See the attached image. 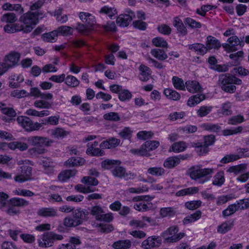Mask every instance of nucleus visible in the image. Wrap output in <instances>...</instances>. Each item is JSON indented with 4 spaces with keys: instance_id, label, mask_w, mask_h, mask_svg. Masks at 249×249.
Returning a JSON list of instances; mask_svg holds the SVG:
<instances>
[{
    "instance_id": "nucleus-1",
    "label": "nucleus",
    "mask_w": 249,
    "mask_h": 249,
    "mask_svg": "<svg viewBox=\"0 0 249 249\" xmlns=\"http://www.w3.org/2000/svg\"><path fill=\"white\" fill-rule=\"evenodd\" d=\"M214 172L213 168H203L200 166H194L189 170L190 178L197 184H203L210 180Z\"/></svg>"
},
{
    "instance_id": "nucleus-2",
    "label": "nucleus",
    "mask_w": 249,
    "mask_h": 249,
    "mask_svg": "<svg viewBox=\"0 0 249 249\" xmlns=\"http://www.w3.org/2000/svg\"><path fill=\"white\" fill-rule=\"evenodd\" d=\"M42 14L38 11H29L23 14L19 18V21L25 25V31L31 32L35 25L38 22L39 18H42Z\"/></svg>"
},
{
    "instance_id": "nucleus-3",
    "label": "nucleus",
    "mask_w": 249,
    "mask_h": 249,
    "mask_svg": "<svg viewBox=\"0 0 249 249\" xmlns=\"http://www.w3.org/2000/svg\"><path fill=\"white\" fill-rule=\"evenodd\" d=\"M154 197L149 196H135L132 200L134 202H138L135 203L133 208L137 211L140 212H145L152 209V204L150 201L153 199Z\"/></svg>"
},
{
    "instance_id": "nucleus-4",
    "label": "nucleus",
    "mask_w": 249,
    "mask_h": 249,
    "mask_svg": "<svg viewBox=\"0 0 249 249\" xmlns=\"http://www.w3.org/2000/svg\"><path fill=\"white\" fill-rule=\"evenodd\" d=\"M227 43H223L222 46L227 53L233 52L239 49L238 47L242 48L244 45V42L240 41L236 36L230 37L227 40Z\"/></svg>"
},
{
    "instance_id": "nucleus-5",
    "label": "nucleus",
    "mask_w": 249,
    "mask_h": 249,
    "mask_svg": "<svg viewBox=\"0 0 249 249\" xmlns=\"http://www.w3.org/2000/svg\"><path fill=\"white\" fill-rule=\"evenodd\" d=\"M203 140V142L196 144V151L199 155L206 154L209 151L208 147L213 144L215 138L213 135H208L204 137Z\"/></svg>"
},
{
    "instance_id": "nucleus-6",
    "label": "nucleus",
    "mask_w": 249,
    "mask_h": 249,
    "mask_svg": "<svg viewBox=\"0 0 249 249\" xmlns=\"http://www.w3.org/2000/svg\"><path fill=\"white\" fill-rule=\"evenodd\" d=\"M90 212L91 214L98 221L109 222L113 219V216L111 213H104L105 212L103 209L99 206L92 207Z\"/></svg>"
},
{
    "instance_id": "nucleus-7",
    "label": "nucleus",
    "mask_w": 249,
    "mask_h": 249,
    "mask_svg": "<svg viewBox=\"0 0 249 249\" xmlns=\"http://www.w3.org/2000/svg\"><path fill=\"white\" fill-rule=\"evenodd\" d=\"M17 122L27 131L38 130L41 126L40 124L33 123L29 118L25 116L18 117Z\"/></svg>"
},
{
    "instance_id": "nucleus-8",
    "label": "nucleus",
    "mask_w": 249,
    "mask_h": 249,
    "mask_svg": "<svg viewBox=\"0 0 249 249\" xmlns=\"http://www.w3.org/2000/svg\"><path fill=\"white\" fill-rule=\"evenodd\" d=\"M159 145L160 142L158 141H146L142 145L140 149H133L131 151L134 154L142 156H147L149 151L156 149Z\"/></svg>"
},
{
    "instance_id": "nucleus-9",
    "label": "nucleus",
    "mask_w": 249,
    "mask_h": 249,
    "mask_svg": "<svg viewBox=\"0 0 249 249\" xmlns=\"http://www.w3.org/2000/svg\"><path fill=\"white\" fill-rule=\"evenodd\" d=\"M63 237L62 234H43L38 240L39 246L41 247H48L53 245L55 240H61Z\"/></svg>"
},
{
    "instance_id": "nucleus-10",
    "label": "nucleus",
    "mask_w": 249,
    "mask_h": 249,
    "mask_svg": "<svg viewBox=\"0 0 249 249\" xmlns=\"http://www.w3.org/2000/svg\"><path fill=\"white\" fill-rule=\"evenodd\" d=\"M28 143L35 146H50L53 141L48 138L39 136H32L28 139Z\"/></svg>"
},
{
    "instance_id": "nucleus-11",
    "label": "nucleus",
    "mask_w": 249,
    "mask_h": 249,
    "mask_svg": "<svg viewBox=\"0 0 249 249\" xmlns=\"http://www.w3.org/2000/svg\"><path fill=\"white\" fill-rule=\"evenodd\" d=\"M112 174L116 177L124 178L126 180L133 179L136 175L130 172H126L125 168L121 166L116 165L111 171Z\"/></svg>"
},
{
    "instance_id": "nucleus-12",
    "label": "nucleus",
    "mask_w": 249,
    "mask_h": 249,
    "mask_svg": "<svg viewBox=\"0 0 249 249\" xmlns=\"http://www.w3.org/2000/svg\"><path fill=\"white\" fill-rule=\"evenodd\" d=\"M161 243V237L153 235L148 237L142 242V247L144 249H151L159 247Z\"/></svg>"
},
{
    "instance_id": "nucleus-13",
    "label": "nucleus",
    "mask_w": 249,
    "mask_h": 249,
    "mask_svg": "<svg viewBox=\"0 0 249 249\" xmlns=\"http://www.w3.org/2000/svg\"><path fill=\"white\" fill-rule=\"evenodd\" d=\"M20 56L19 53L15 52H12L5 56L3 62L8 70L18 64Z\"/></svg>"
},
{
    "instance_id": "nucleus-14",
    "label": "nucleus",
    "mask_w": 249,
    "mask_h": 249,
    "mask_svg": "<svg viewBox=\"0 0 249 249\" xmlns=\"http://www.w3.org/2000/svg\"><path fill=\"white\" fill-rule=\"evenodd\" d=\"M38 163L42 166L45 174L50 175L53 173L54 165L50 158L43 157L39 159Z\"/></svg>"
},
{
    "instance_id": "nucleus-15",
    "label": "nucleus",
    "mask_w": 249,
    "mask_h": 249,
    "mask_svg": "<svg viewBox=\"0 0 249 249\" xmlns=\"http://www.w3.org/2000/svg\"><path fill=\"white\" fill-rule=\"evenodd\" d=\"M135 17L133 12L130 11L127 14H121L116 19V23L120 26L126 27Z\"/></svg>"
},
{
    "instance_id": "nucleus-16",
    "label": "nucleus",
    "mask_w": 249,
    "mask_h": 249,
    "mask_svg": "<svg viewBox=\"0 0 249 249\" xmlns=\"http://www.w3.org/2000/svg\"><path fill=\"white\" fill-rule=\"evenodd\" d=\"M173 25L176 28L177 33L179 36H184L187 35V29L178 17H175L173 18Z\"/></svg>"
},
{
    "instance_id": "nucleus-17",
    "label": "nucleus",
    "mask_w": 249,
    "mask_h": 249,
    "mask_svg": "<svg viewBox=\"0 0 249 249\" xmlns=\"http://www.w3.org/2000/svg\"><path fill=\"white\" fill-rule=\"evenodd\" d=\"M138 70L140 71L139 79L143 82L147 81L150 79L152 74L151 69L145 65L142 64L139 67Z\"/></svg>"
},
{
    "instance_id": "nucleus-18",
    "label": "nucleus",
    "mask_w": 249,
    "mask_h": 249,
    "mask_svg": "<svg viewBox=\"0 0 249 249\" xmlns=\"http://www.w3.org/2000/svg\"><path fill=\"white\" fill-rule=\"evenodd\" d=\"M79 17L85 24L92 28H93L96 21L94 16L92 14L88 12H81L79 14Z\"/></svg>"
},
{
    "instance_id": "nucleus-19",
    "label": "nucleus",
    "mask_w": 249,
    "mask_h": 249,
    "mask_svg": "<svg viewBox=\"0 0 249 249\" xmlns=\"http://www.w3.org/2000/svg\"><path fill=\"white\" fill-rule=\"evenodd\" d=\"M99 143L98 142L95 141L93 143L89 142L87 144L88 148L87 149V153L95 156H101L103 154V151L99 147Z\"/></svg>"
},
{
    "instance_id": "nucleus-20",
    "label": "nucleus",
    "mask_w": 249,
    "mask_h": 249,
    "mask_svg": "<svg viewBox=\"0 0 249 249\" xmlns=\"http://www.w3.org/2000/svg\"><path fill=\"white\" fill-rule=\"evenodd\" d=\"M81 244L80 239L77 237H71L69 243L59 245L57 249H76L77 247Z\"/></svg>"
},
{
    "instance_id": "nucleus-21",
    "label": "nucleus",
    "mask_w": 249,
    "mask_h": 249,
    "mask_svg": "<svg viewBox=\"0 0 249 249\" xmlns=\"http://www.w3.org/2000/svg\"><path fill=\"white\" fill-rule=\"evenodd\" d=\"M221 46L220 41L216 38L211 36H207L205 46L207 51L212 49L218 50Z\"/></svg>"
},
{
    "instance_id": "nucleus-22",
    "label": "nucleus",
    "mask_w": 249,
    "mask_h": 249,
    "mask_svg": "<svg viewBox=\"0 0 249 249\" xmlns=\"http://www.w3.org/2000/svg\"><path fill=\"white\" fill-rule=\"evenodd\" d=\"M187 90L191 93L200 92L203 88L199 83L196 80H188L185 82Z\"/></svg>"
},
{
    "instance_id": "nucleus-23",
    "label": "nucleus",
    "mask_w": 249,
    "mask_h": 249,
    "mask_svg": "<svg viewBox=\"0 0 249 249\" xmlns=\"http://www.w3.org/2000/svg\"><path fill=\"white\" fill-rule=\"evenodd\" d=\"M186 47H187L189 50L195 52L197 54L203 55L207 52L206 46L201 43H196L188 44Z\"/></svg>"
},
{
    "instance_id": "nucleus-24",
    "label": "nucleus",
    "mask_w": 249,
    "mask_h": 249,
    "mask_svg": "<svg viewBox=\"0 0 249 249\" xmlns=\"http://www.w3.org/2000/svg\"><path fill=\"white\" fill-rule=\"evenodd\" d=\"M37 214L44 217H54L57 215V211L52 207H43L38 210Z\"/></svg>"
},
{
    "instance_id": "nucleus-25",
    "label": "nucleus",
    "mask_w": 249,
    "mask_h": 249,
    "mask_svg": "<svg viewBox=\"0 0 249 249\" xmlns=\"http://www.w3.org/2000/svg\"><path fill=\"white\" fill-rule=\"evenodd\" d=\"M99 12L101 14L107 15L110 18H112L117 14L116 9L114 7H111L108 5H105L102 7Z\"/></svg>"
},
{
    "instance_id": "nucleus-26",
    "label": "nucleus",
    "mask_w": 249,
    "mask_h": 249,
    "mask_svg": "<svg viewBox=\"0 0 249 249\" xmlns=\"http://www.w3.org/2000/svg\"><path fill=\"white\" fill-rule=\"evenodd\" d=\"M85 160L81 157H72L65 161V165L67 166L72 167L82 166L84 164Z\"/></svg>"
},
{
    "instance_id": "nucleus-27",
    "label": "nucleus",
    "mask_w": 249,
    "mask_h": 249,
    "mask_svg": "<svg viewBox=\"0 0 249 249\" xmlns=\"http://www.w3.org/2000/svg\"><path fill=\"white\" fill-rule=\"evenodd\" d=\"M76 173L75 170H66L61 172L58 176V179L61 182H65Z\"/></svg>"
},
{
    "instance_id": "nucleus-28",
    "label": "nucleus",
    "mask_w": 249,
    "mask_h": 249,
    "mask_svg": "<svg viewBox=\"0 0 249 249\" xmlns=\"http://www.w3.org/2000/svg\"><path fill=\"white\" fill-rule=\"evenodd\" d=\"M218 111L219 113L224 116L231 115L232 113V103L227 101L222 104Z\"/></svg>"
},
{
    "instance_id": "nucleus-29",
    "label": "nucleus",
    "mask_w": 249,
    "mask_h": 249,
    "mask_svg": "<svg viewBox=\"0 0 249 249\" xmlns=\"http://www.w3.org/2000/svg\"><path fill=\"white\" fill-rule=\"evenodd\" d=\"M9 204L14 205L16 208L27 206L29 204L28 201L22 198L13 197L9 200Z\"/></svg>"
},
{
    "instance_id": "nucleus-30",
    "label": "nucleus",
    "mask_w": 249,
    "mask_h": 249,
    "mask_svg": "<svg viewBox=\"0 0 249 249\" xmlns=\"http://www.w3.org/2000/svg\"><path fill=\"white\" fill-rule=\"evenodd\" d=\"M205 99V96L202 94H197L191 96L187 101V105L193 107Z\"/></svg>"
},
{
    "instance_id": "nucleus-31",
    "label": "nucleus",
    "mask_w": 249,
    "mask_h": 249,
    "mask_svg": "<svg viewBox=\"0 0 249 249\" xmlns=\"http://www.w3.org/2000/svg\"><path fill=\"white\" fill-rule=\"evenodd\" d=\"M199 189L197 187H191L178 191L176 194V196H181L186 195H192L197 193Z\"/></svg>"
},
{
    "instance_id": "nucleus-32",
    "label": "nucleus",
    "mask_w": 249,
    "mask_h": 249,
    "mask_svg": "<svg viewBox=\"0 0 249 249\" xmlns=\"http://www.w3.org/2000/svg\"><path fill=\"white\" fill-rule=\"evenodd\" d=\"M115 249H128L131 246V242L129 240H119L112 244Z\"/></svg>"
},
{
    "instance_id": "nucleus-33",
    "label": "nucleus",
    "mask_w": 249,
    "mask_h": 249,
    "mask_svg": "<svg viewBox=\"0 0 249 249\" xmlns=\"http://www.w3.org/2000/svg\"><path fill=\"white\" fill-rule=\"evenodd\" d=\"M150 53L153 56L160 61L164 60L168 57L164 50L159 49H153Z\"/></svg>"
},
{
    "instance_id": "nucleus-34",
    "label": "nucleus",
    "mask_w": 249,
    "mask_h": 249,
    "mask_svg": "<svg viewBox=\"0 0 249 249\" xmlns=\"http://www.w3.org/2000/svg\"><path fill=\"white\" fill-rule=\"evenodd\" d=\"M163 93L170 100L178 101L180 98V95L178 92L170 89H165L163 91Z\"/></svg>"
},
{
    "instance_id": "nucleus-35",
    "label": "nucleus",
    "mask_w": 249,
    "mask_h": 249,
    "mask_svg": "<svg viewBox=\"0 0 249 249\" xmlns=\"http://www.w3.org/2000/svg\"><path fill=\"white\" fill-rule=\"evenodd\" d=\"M187 147L186 143L184 142H174L170 147L169 151L175 153H179L184 151Z\"/></svg>"
},
{
    "instance_id": "nucleus-36",
    "label": "nucleus",
    "mask_w": 249,
    "mask_h": 249,
    "mask_svg": "<svg viewBox=\"0 0 249 249\" xmlns=\"http://www.w3.org/2000/svg\"><path fill=\"white\" fill-rule=\"evenodd\" d=\"M225 180L224 172L219 171L213 177V184L217 186H221L225 182Z\"/></svg>"
},
{
    "instance_id": "nucleus-37",
    "label": "nucleus",
    "mask_w": 249,
    "mask_h": 249,
    "mask_svg": "<svg viewBox=\"0 0 249 249\" xmlns=\"http://www.w3.org/2000/svg\"><path fill=\"white\" fill-rule=\"evenodd\" d=\"M180 163V159L177 157H171L167 158L163 163L164 167L172 168Z\"/></svg>"
},
{
    "instance_id": "nucleus-38",
    "label": "nucleus",
    "mask_w": 249,
    "mask_h": 249,
    "mask_svg": "<svg viewBox=\"0 0 249 249\" xmlns=\"http://www.w3.org/2000/svg\"><path fill=\"white\" fill-rule=\"evenodd\" d=\"M172 81L173 85L176 89L180 90H185V84H184L182 79L179 78L178 76H174L172 78Z\"/></svg>"
},
{
    "instance_id": "nucleus-39",
    "label": "nucleus",
    "mask_w": 249,
    "mask_h": 249,
    "mask_svg": "<svg viewBox=\"0 0 249 249\" xmlns=\"http://www.w3.org/2000/svg\"><path fill=\"white\" fill-rule=\"evenodd\" d=\"M201 215V212L200 211H197L193 214L187 215L183 219V223L188 224L193 223L199 219Z\"/></svg>"
},
{
    "instance_id": "nucleus-40",
    "label": "nucleus",
    "mask_w": 249,
    "mask_h": 249,
    "mask_svg": "<svg viewBox=\"0 0 249 249\" xmlns=\"http://www.w3.org/2000/svg\"><path fill=\"white\" fill-rule=\"evenodd\" d=\"M18 19L17 17L14 13H7L3 14L1 17V21L9 24L15 23Z\"/></svg>"
},
{
    "instance_id": "nucleus-41",
    "label": "nucleus",
    "mask_w": 249,
    "mask_h": 249,
    "mask_svg": "<svg viewBox=\"0 0 249 249\" xmlns=\"http://www.w3.org/2000/svg\"><path fill=\"white\" fill-rule=\"evenodd\" d=\"M183 21L187 26L191 29L200 28L202 26L200 22L197 21L190 17L185 18Z\"/></svg>"
},
{
    "instance_id": "nucleus-42",
    "label": "nucleus",
    "mask_w": 249,
    "mask_h": 249,
    "mask_svg": "<svg viewBox=\"0 0 249 249\" xmlns=\"http://www.w3.org/2000/svg\"><path fill=\"white\" fill-rule=\"evenodd\" d=\"M81 182L84 183L86 187L92 186L95 188V186L98 184V181L95 178L90 176L84 177L82 178Z\"/></svg>"
},
{
    "instance_id": "nucleus-43",
    "label": "nucleus",
    "mask_w": 249,
    "mask_h": 249,
    "mask_svg": "<svg viewBox=\"0 0 249 249\" xmlns=\"http://www.w3.org/2000/svg\"><path fill=\"white\" fill-rule=\"evenodd\" d=\"M57 33L53 31L49 33H45L42 36V38L44 41L48 42H53L57 40Z\"/></svg>"
},
{
    "instance_id": "nucleus-44",
    "label": "nucleus",
    "mask_w": 249,
    "mask_h": 249,
    "mask_svg": "<svg viewBox=\"0 0 249 249\" xmlns=\"http://www.w3.org/2000/svg\"><path fill=\"white\" fill-rule=\"evenodd\" d=\"M65 83L68 86L72 88L77 87L79 85V80L75 76L71 75L65 76Z\"/></svg>"
},
{
    "instance_id": "nucleus-45",
    "label": "nucleus",
    "mask_w": 249,
    "mask_h": 249,
    "mask_svg": "<svg viewBox=\"0 0 249 249\" xmlns=\"http://www.w3.org/2000/svg\"><path fill=\"white\" fill-rule=\"evenodd\" d=\"M243 130L241 126H238L236 127H232L230 129H226L222 131V134L225 136L236 135L241 133Z\"/></svg>"
},
{
    "instance_id": "nucleus-46",
    "label": "nucleus",
    "mask_w": 249,
    "mask_h": 249,
    "mask_svg": "<svg viewBox=\"0 0 249 249\" xmlns=\"http://www.w3.org/2000/svg\"><path fill=\"white\" fill-rule=\"evenodd\" d=\"M120 163L119 160H106L102 162L101 165L103 168L107 169H113L116 165L120 164Z\"/></svg>"
},
{
    "instance_id": "nucleus-47",
    "label": "nucleus",
    "mask_w": 249,
    "mask_h": 249,
    "mask_svg": "<svg viewBox=\"0 0 249 249\" xmlns=\"http://www.w3.org/2000/svg\"><path fill=\"white\" fill-rule=\"evenodd\" d=\"M14 195L20 196H23L31 197L35 195V193L30 190L17 188L13 191Z\"/></svg>"
},
{
    "instance_id": "nucleus-48",
    "label": "nucleus",
    "mask_w": 249,
    "mask_h": 249,
    "mask_svg": "<svg viewBox=\"0 0 249 249\" xmlns=\"http://www.w3.org/2000/svg\"><path fill=\"white\" fill-rule=\"evenodd\" d=\"M232 77V75L229 74H221L219 77V83L221 87L222 86L232 84L233 81Z\"/></svg>"
},
{
    "instance_id": "nucleus-49",
    "label": "nucleus",
    "mask_w": 249,
    "mask_h": 249,
    "mask_svg": "<svg viewBox=\"0 0 249 249\" xmlns=\"http://www.w3.org/2000/svg\"><path fill=\"white\" fill-rule=\"evenodd\" d=\"M27 148V144L24 142H10V149L11 150L18 149L19 150L23 151L26 150Z\"/></svg>"
},
{
    "instance_id": "nucleus-50",
    "label": "nucleus",
    "mask_w": 249,
    "mask_h": 249,
    "mask_svg": "<svg viewBox=\"0 0 249 249\" xmlns=\"http://www.w3.org/2000/svg\"><path fill=\"white\" fill-rule=\"evenodd\" d=\"M147 173L156 177L161 176L165 174V170L162 167H154L148 169Z\"/></svg>"
},
{
    "instance_id": "nucleus-51",
    "label": "nucleus",
    "mask_w": 249,
    "mask_h": 249,
    "mask_svg": "<svg viewBox=\"0 0 249 249\" xmlns=\"http://www.w3.org/2000/svg\"><path fill=\"white\" fill-rule=\"evenodd\" d=\"M235 198L234 195L231 194L222 195L217 197L216 203L218 205H221Z\"/></svg>"
},
{
    "instance_id": "nucleus-52",
    "label": "nucleus",
    "mask_w": 249,
    "mask_h": 249,
    "mask_svg": "<svg viewBox=\"0 0 249 249\" xmlns=\"http://www.w3.org/2000/svg\"><path fill=\"white\" fill-rule=\"evenodd\" d=\"M77 32L81 34L88 35L93 30L90 27H89L85 24L78 23L76 27Z\"/></svg>"
},
{
    "instance_id": "nucleus-53",
    "label": "nucleus",
    "mask_w": 249,
    "mask_h": 249,
    "mask_svg": "<svg viewBox=\"0 0 249 249\" xmlns=\"http://www.w3.org/2000/svg\"><path fill=\"white\" fill-rule=\"evenodd\" d=\"M103 118L105 120L109 121L118 122L121 120L119 114L114 112H110L105 114Z\"/></svg>"
},
{
    "instance_id": "nucleus-54",
    "label": "nucleus",
    "mask_w": 249,
    "mask_h": 249,
    "mask_svg": "<svg viewBox=\"0 0 249 249\" xmlns=\"http://www.w3.org/2000/svg\"><path fill=\"white\" fill-rule=\"evenodd\" d=\"M75 189L79 192L83 193L84 194H87L91 192H93L96 190V188L92 186L86 187L82 184L77 185L75 187Z\"/></svg>"
},
{
    "instance_id": "nucleus-55",
    "label": "nucleus",
    "mask_w": 249,
    "mask_h": 249,
    "mask_svg": "<svg viewBox=\"0 0 249 249\" xmlns=\"http://www.w3.org/2000/svg\"><path fill=\"white\" fill-rule=\"evenodd\" d=\"M118 97L121 101H128L132 98V94L128 90L122 89L119 92Z\"/></svg>"
},
{
    "instance_id": "nucleus-56",
    "label": "nucleus",
    "mask_w": 249,
    "mask_h": 249,
    "mask_svg": "<svg viewBox=\"0 0 249 249\" xmlns=\"http://www.w3.org/2000/svg\"><path fill=\"white\" fill-rule=\"evenodd\" d=\"M152 43L156 47L167 48L168 43L167 41L162 37H157L152 39Z\"/></svg>"
},
{
    "instance_id": "nucleus-57",
    "label": "nucleus",
    "mask_w": 249,
    "mask_h": 249,
    "mask_svg": "<svg viewBox=\"0 0 249 249\" xmlns=\"http://www.w3.org/2000/svg\"><path fill=\"white\" fill-rule=\"evenodd\" d=\"M20 169V173L22 174L28 180H30L32 176V168L29 166L23 165L21 166Z\"/></svg>"
},
{
    "instance_id": "nucleus-58",
    "label": "nucleus",
    "mask_w": 249,
    "mask_h": 249,
    "mask_svg": "<svg viewBox=\"0 0 249 249\" xmlns=\"http://www.w3.org/2000/svg\"><path fill=\"white\" fill-rule=\"evenodd\" d=\"M4 210L10 215H14L19 213V210L10 204L9 201L4 209Z\"/></svg>"
},
{
    "instance_id": "nucleus-59",
    "label": "nucleus",
    "mask_w": 249,
    "mask_h": 249,
    "mask_svg": "<svg viewBox=\"0 0 249 249\" xmlns=\"http://www.w3.org/2000/svg\"><path fill=\"white\" fill-rule=\"evenodd\" d=\"M203 127L205 130L213 132H218L221 129V126L218 124L210 123L204 124Z\"/></svg>"
},
{
    "instance_id": "nucleus-60",
    "label": "nucleus",
    "mask_w": 249,
    "mask_h": 249,
    "mask_svg": "<svg viewBox=\"0 0 249 249\" xmlns=\"http://www.w3.org/2000/svg\"><path fill=\"white\" fill-rule=\"evenodd\" d=\"M29 95V93L24 89L18 90L15 89L10 93V96L13 97L21 98L27 97Z\"/></svg>"
},
{
    "instance_id": "nucleus-61",
    "label": "nucleus",
    "mask_w": 249,
    "mask_h": 249,
    "mask_svg": "<svg viewBox=\"0 0 249 249\" xmlns=\"http://www.w3.org/2000/svg\"><path fill=\"white\" fill-rule=\"evenodd\" d=\"M235 204L237 210L246 209L249 207V198L240 199Z\"/></svg>"
},
{
    "instance_id": "nucleus-62",
    "label": "nucleus",
    "mask_w": 249,
    "mask_h": 249,
    "mask_svg": "<svg viewBox=\"0 0 249 249\" xmlns=\"http://www.w3.org/2000/svg\"><path fill=\"white\" fill-rule=\"evenodd\" d=\"M67 135V132L61 128H56L52 130V135L56 138H64Z\"/></svg>"
},
{
    "instance_id": "nucleus-63",
    "label": "nucleus",
    "mask_w": 249,
    "mask_h": 249,
    "mask_svg": "<svg viewBox=\"0 0 249 249\" xmlns=\"http://www.w3.org/2000/svg\"><path fill=\"white\" fill-rule=\"evenodd\" d=\"M160 214L162 217H171L175 214V211L171 207L162 208L160 210Z\"/></svg>"
},
{
    "instance_id": "nucleus-64",
    "label": "nucleus",
    "mask_w": 249,
    "mask_h": 249,
    "mask_svg": "<svg viewBox=\"0 0 249 249\" xmlns=\"http://www.w3.org/2000/svg\"><path fill=\"white\" fill-rule=\"evenodd\" d=\"M56 32L57 33H60L61 35L67 36L72 34L73 30L71 27L67 26H61L58 27Z\"/></svg>"
}]
</instances>
